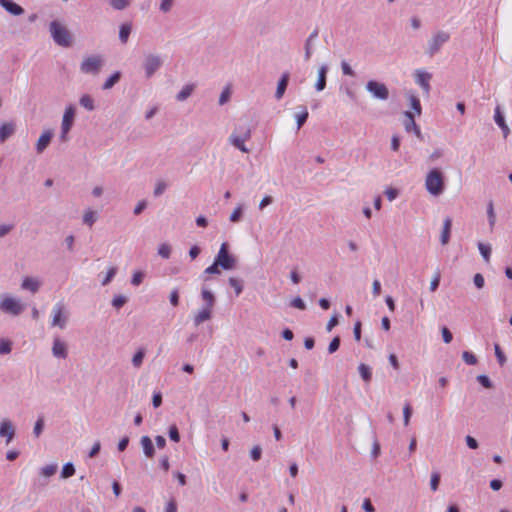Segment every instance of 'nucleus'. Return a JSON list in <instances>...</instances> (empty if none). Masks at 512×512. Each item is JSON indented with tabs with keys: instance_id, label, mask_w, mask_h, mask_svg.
<instances>
[{
	"instance_id": "obj_1",
	"label": "nucleus",
	"mask_w": 512,
	"mask_h": 512,
	"mask_svg": "<svg viewBox=\"0 0 512 512\" xmlns=\"http://www.w3.org/2000/svg\"><path fill=\"white\" fill-rule=\"evenodd\" d=\"M425 187L433 196H439L444 192L445 176L439 168H432L427 173Z\"/></svg>"
},
{
	"instance_id": "obj_2",
	"label": "nucleus",
	"mask_w": 512,
	"mask_h": 512,
	"mask_svg": "<svg viewBox=\"0 0 512 512\" xmlns=\"http://www.w3.org/2000/svg\"><path fill=\"white\" fill-rule=\"evenodd\" d=\"M49 31L54 42L62 47L72 45L73 39L70 31L57 20H53L49 24Z\"/></svg>"
},
{
	"instance_id": "obj_3",
	"label": "nucleus",
	"mask_w": 512,
	"mask_h": 512,
	"mask_svg": "<svg viewBox=\"0 0 512 512\" xmlns=\"http://www.w3.org/2000/svg\"><path fill=\"white\" fill-rule=\"evenodd\" d=\"M229 245L227 242L221 244L220 249L215 256L214 260L220 265L223 270H232L236 266V258L229 253Z\"/></svg>"
},
{
	"instance_id": "obj_4",
	"label": "nucleus",
	"mask_w": 512,
	"mask_h": 512,
	"mask_svg": "<svg viewBox=\"0 0 512 512\" xmlns=\"http://www.w3.org/2000/svg\"><path fill=\"white\" fill-rule=\"evenodd\" d=\"M75 118V107L73 105H69L66 107L62 123H61V133L59 135V140L61 142H67L68 141V133L72 128V125L74 123Z\"/></svg>"
},
{
	"instance_id": "obj_5",
	"label": "nucleus",
	"mask_w": 512,
	"mask_h": 512,
	"mask_svg": "<svg viewBox=\"0 0 512 512\" xmlns=\"http://www.w3.org/2000/svg\"><path fill=\"white\" fill-rule=\"evenodd\" d=\"M450 34L446 31H438L429 41L426 54L430 57L434 56L441 49L442 45L448 42Z\"/></svg>"
},
{
	"instance_id": "obj_6",
	"label": "nucleus",
	"mask_w": 512,
	"mask_h": 512,
	"mask_svg": "<svg viewBox=\"0 0 512 512\" xmlns=\"http://www.w3.org/2000/svg\"><path fill=\"white\" fill-rule=\"evenodd\" d=\"M0 309L7 314H11L13 316L20 315L24 309L25 305L20 302V300L13 297H6L0 302Z\"/></svg>"
},
{
	"instance_id": "obj_7",
	"label": "nucleus",
	"mask_w": 512,
	"mask_h": 512,
	"mask_svg": "<svg viewBox=\"0 0 512 512\" xmlns=\"http://www.w3.org/2000/svg\"><path fill=\"white\" fill-rule=\"evenodd\" d=\"M366 90L376 99L385 101L389 98L388 87L376 80H369L366 84Z\"/></svg>"
},
{
	"instance_id": "obj_8",
	"label": "nucleus",
	"mask_w": 512,
	"mask_h": 512,
	"mask_svg": "<svg viewBox=\"0 0 512 512\" xmlns=\"http://www.w3.org/2000/svg\"><path fill=\"white\" fill-rule=\"evenodd\" d=\"M162 64L163 61L160 56L156 54L145 55L142 66L145 70L146 77H152Z\"/></svg>"
},
{
	"instance_id": "obj_9",
	"label": "nucleus",
	"mask_w": 512,
	"mask_h": 512,
	"mask_svg": "<svg viewBox=\"0 0 512 512\" xmlns=\"http://www.w3.org/2000/svg\"><path fill=\"white\" fill-rule=\"evenodd\" d=\"M102 63L101 56H89L82 61L80 69L83 73L96 75L99 73Z\"/></svg>"
},
{
	"instance_id": "obj_10",
	"label": "nucleus",
	"mask_w": 512,
	"mask_h": 512,
	"mask_svg": "<svg viewBox=\"0 0 512 512\" xmlns=\"http://www.w3.org/2000/svg\"><path fill=\"white\" fill-rule=\"evenodd\" d=\"M403 114L405 117L403 120V125H404L406 132H408V133L414 132L416 137L418 139L422 140L423 135H422L420 127L415 122L413 113L411 111H405Z\"/></svg>"
},
{
	"instance_id": "obj_11",
	"label": "nucleus",
	"mask_w": 512,
	"mask_h": 512,
	"mask_svg": "<svg viewBox=\"0 0 512 512\" xmlns=\"http://www.w3.org/2000/svg\"><path fill=\"white\" fill-rule=\"evenodd\" d=\"M65 306L62 302H58L53 308L52 326H57L64 329L67 323V315L63 316Z\"/></svg>"
},
{
	"instance_id": "obj_12",
	"label": "nucleus",
	"mask_w": 512,
	"mask_h": 512,
	"mask_svg": "<svg viewBox=\"0 0 512 512\" xmlns=\"http://www.w3.org/2000/svg\"><path fill=\"white\" fill-rule=\"evenodd\" d=\"M432 78V74L423 70H416L415 82L422 88L425 95H429L431 86L429 81Z\"/></svg>"
},
{
	"instance_id": "obj_13",
	"label": "nucleus",
	"mask_w": 512,
	"mask_h": 512,
	"mask_svg": "<svg viewBox=\"0 0 512 512\" xmlns=\"http://www.w3.org/2000/svg\"><path fill=\"white\" fill-rule=\"evenodd\" d=\"M0 436L6 438V444H9L15 436V428L12 422L4 419L0 423Z\"/></svg>"
},
{
	"instance_id": "obj_14",
	"label": "nucleus",
	"mask_w": 512,
	"mask_h": 512,
	"mask_svg": "<svg viewBox=\"0 0 512 512\" xmlns=\"http://www.w3.org/2000/svg\"><path fill=\"white\" fill-rule=\"evenodd\" d=\"M0 6L13 16H20L25 12L24 8L13 0H0Z\"/></svg>"
},
{
	"instance_id": "obj_15",
	"label": "nucleus",
	"mask_w": 512,
	"mask_h": 512,
	"mask_svg": "<svg viewBox=\"0 0 512 512\" xmlns=\"http://www.w3.org/2000/svg\"><path fill=\"white\" fill-rule=\"evenodd\" d=\"M52 354L56 358L66 359L68 356L67 345L59 338H55L52 346Z\"/></svg>"
},
{
	"instance_id": "obj_16",
	"label": "nucleus",
	"mask_w": 512,
	"mask_h": 512,
	"mask_svg": "<svg viewBox=\"0 0 512 512\" xmlns=\"http://www.w3.org/2000/svg\"><path fill=\"white\" fill-rule=\"evenodd\" d=\"M328 71H329V68L326 64L319 67L318 76H317V80L315 83L316 91L321 92L326 88Z\"/></svg>"
},
{
	"instance_id": "obj_17",
	"label": "nucleus",
	"mask_w": 512,
	"mask_h": 512,
	"mask_svg": "<svg viewBox=\"0 0 512 512\" xmlns=\"http://www.w3.org/2000/svg\"><path fill=\"white\" fill-rule=\"evenodd\" d=\"M53 137V131H44L37 140L36 150L38 153H42L50 144Z\"/></svg>"
},
{
	"instance_id": "obj_18",
	"label": "nucleus",
	"mask_w": 512,
	"mask_h": 512,
	"mask_svg": "<svg viewBox=\"0 0 512 512\" xmlns=\"http://www.w3.org/2000/svg\"><path fill=\"white\" fill-rule=\"evenodd\" d=\"M289 79H290V73L289 72H284L279 81H278V84H277V88H276V92H275V98L277 100H280L286 89H287V86H288V83H289Z\"/></svg>"
},
{
	"instance_id": "obj_19",
	"label": "nucleus",
	"mask_w": 512,
	"mask_h": 512,
	"mask_svg": "<svg viewBox=\"0 0 512 512\" xmlns=\"http://www.w3.org/2000/svg\"><path fill=\"white\" fill-rule=\"evenodd\" d=\"M494 120H495V123L501 128L504 138H507V136L510 133V129H509L508 125L506 124L505 117L502 114L499 106H497L495 109Z\"/></svg>"
},
{
	"instance_id": "obj_20",
	"label": "nucleus",
	"mask_w": 512,
	"mask_h": 512,
	"mask_svg": "<svg viewBox=\"0 0 512 512\" xmlns=\"http://www.w3.org/2000/svg\"><path fill=\"white\" fill-rule=\"evenodd\" d=\"M16 130V125L14 122L3 123L0 126V143H4L8 138H10Z\"/></svg>"
},
{
	"instance_id": "obj_21",
	"label": "nucleus",
	"mask_w": 512,
	"mask_h": 512,
	"mask_svg": "<svg viewBox=\"0 0 512 512\" xmlns=\"http://www.w3.org/2000/svg\"><path fill=\"white\" fill-rule=\"evenodd\" d=\"M318 29L313 30L305 41L304 45V59L309 61L312 56V44L318 37Z\"/></svg>"
},
{
	"instance_id": "obj_22",
	"label": "nucleus",
	"mask_w": 512,
	"mask_h": 512,
	"mask_svg": "<svg viewBox=\"0 0 512 512\" xmlns=\"http://www.w3.org/2000/svg\"><path fill=\"white\" fill-rule=\"evenodd\" d=\"M140 443H141L143 452L146 455V457L151 458L155 455V448H154L152 440L149 436H147V435L142 436Z\"/></svg>"
},
{
	"instance_id": "obj_23",
	"label": "nucleus",
	"mask_w": 512,
	"mask_h": 512,
	"mask_svg": "<svg viewBox=\"0 0 512 512\" xmlns=\"http://www.w3.org/2000/svg\"><path fill=\"white\" fill-rule=\"evenodd\" d=\"M212 317V309L203 307L195 316H194V325L199 326L201 323L210 320Z\"/></svg>"
},
{
	"instance_id": "obj_24",
	"label": "nucleus",
	"mask_w": 512,
	"mask_h": 512,
	"mask_svg": "<svg viewBox=\"0 0 512 512\" xmlns=\"http://www.w3.org/2000/svg\"><path fill=\"white\" fill-rule=\"evenodd\" d=\"M451 227H452V219L450 217L445 218L443 223V229L441 232L440 241L442 245H446L450 240V234H451Z\"/></svg>"
},
{
	"instance_id": "obj_25",
	"label": "nucleus",
	"mask_w": 512,
	"mask_h": 512,
	"mask_svg": "<svg viewBox=\"0 0 512 512\" xmlns=\"http://www.w3.org/2000/svg\"><path fill=\"white\" fill-rule=\"evenodd\" d=\"M201 297L203 301L205 302L206 308L212 309L216 303V297L215 295L208 290L206 287H202L201 289Z\"/></svg>"
},
{
	"instance_id": "obj_26",
	"label": "nucleus",
	"mask_w": 512,
	"mask_h": 512,
	"mask_svg": "<svg viewBox=\"0 0 512 512\" xmlns=\"http://www.w3.org/2000/svg\"><path fill=\"white\" fill-rule=\"evenodd\" d=\"M229 140L231 144L235 146L237 149H239L241 152H249L248 148L245 146V141H247L246 139L237 136L236 133H232L229 137Z\"/></svg>"
},
{
	"instance_id": "obj_27",
	"label": "nucleus",
	"mask_w": 512,
	"mask_h": 512,
	"mask_svg": "<svg viewBox=\"0 0 512 512\" xmlns=\"http://www.w3.org/2000/svg\"><path fill=\"white\" fill-rule=\"evenodd\" d=\"M40 283L32 278V277H25L22 281L21 287L25 290H29L33 293H36L39 289Z\"/></svg>"
},
{
	"instance_id": "obj_28",
	"label": "nucleus",
	"mask_w": 512,
	"mask_h": 512,
	"mask_svg": "<svg viewBox=\"0 0 512 512\" xmlns=\"http://www.w3.org/2000/svg\"><path fill=\"white\" fill-rule=\"evenodd\" d=\"M233 133H236L237 136L248 140L251 137L250 125L247 122L244 124H239L236 126Z\"/></svg>"
},
{
	"instance_id": "obj_29",
	"label": "nucleus",
	"mask_w": 512,
	"mask_h": 512,
	"mask_svg": "<svg viewBox=\"0 0 512 512\" xmlns=\"http://www.w3.org/2000/svg\"><path fill=\"white\" fill-rule=\"evenodd\" d=\"M132 31V24L131 23H124L119 28V40L121 43L125 44L127 43L129 36Z\"/></svg>"
},
{
	"instance_id": "obj_30",
	"label": "nucleus",
	"mask_w": 512,
	"mask_h": 512,
	"mask_svg": "<svg viewBox=\"0 0 512 512\" xmlns=\"http://www.w3.org/2000/svg\"><path fill=\"white\" fill-rule=\"evenodd\" d=\"M195 89V85L194 84H187L185 85L182 90L176 95V99L177 101H185L187 98H189L191 96V94L193 93Z\"/></svg>"
},
{
	"instance_id": "obj_31",
	"label": "nucleus",
	"mask_w": 512,
	"mask_h": 512,
	"mask_svg": "<svg viewBox=\"0 0 512 512\" xmlns=\"http://www.w3.org/2000/svg\"><path fill=\"white\" fill-rule=\"evenodd\" d=\"M358 372H359L361 378L363 379V381H365L366 383H369L371 381L372 371H371V368L367 364L360 363L358 366Z\"/></svg>"
},
{
	"instance_id": "obj_32",
	"label": "nucleus",
	"mask_w": 512,
	"mask_h": 512,
	"mask_svg": "<svg viewBox=\"0 0 512 512\" xmlns=\"http://www.w3.org/2000/svg\"><path fill=\"white\" fill-rule=\"evenodd\" d=\"M121 79V72L115 71L102 85L103 90L111 89Z\"/></svg>"
},
{
	"instance_id": "obj_33",
	"label": "nucleus",
	"mask_w": 512,
	"mask_h": 512,
	"mask_svg": "<svg viewBox=\"0 0 512 512\" xmlns=\"http://www.w3.org/2000/svg\"><path fill=\"white\" fill-rule=\"evenodd\" d=\"M228 282H229V285L232 288H234L236 296H239L243 291L244 281L242 279L230 277Z\"/></svg>"
},
{
	"instance_id": "obj_34",
	"label": "nucleus",
	"mask_w": 512,
	"mask_h": 512,
	"mask_svg": "<svg viewBox=\"0 0 512 512\" xmlns=\"http://www.w3.org/2000/svg\"><path fill=\"white\" fill-rule=\"evenodd\" d=\"M79 104L88 111H93L95 109L94 100L88 94H84L80 97Z\"/></svg>"
},
{
	"instance_id": "obj_35",
	"label": "nucleus",
	"mask_w": 512,
	"mask_h": 512,
	"mask_svg": "<svg viewBox=\"0 0 512 512\" xmlns=\"http://www.w3.org/2000/svg\"><path fill=\"white\" fill-rule=\"evenodd\" d=\"M75 474V466L72 462H67L63 465L61 470V477L66 479Z\"/></svg>"
},
{
	"instance_id": "obj_36",
	"label": "nucleus",
	"mask_w": 512,
	"mask_h": 512,
	"mask_svg": "<svg viewBox=\"0 0 512 512\" xmlns=\"http://www.w3.org/2000/svg\"><path fill=\"white\" fill-rule=\"evenodd\" d=\"M478 249H479V252H480L481 256L483 257V259L486 262H489L490 256H491V246L489 244H484L482 242H479Z\"/></svg>"
},
{
	"instance_id": "obj_37",
	"label": "nucleus",
	"mask_w": 512,
	"mask_h": 512,
	"mask_svg": "<svg viewBox=\"0 0 512 512\" xmlns=\"http://www.w3.org/2000/svg\"><path fill=\"white\" fill-rule=\"evenodd\" d=\"M494 351L499 365L501 367L504 366L507 362V358L499 344H494Z\"/></svg>"
},
{
	"instance_id": "obj_38",
	"label": "nucleus",
	"mask_w": 512,
	"mask_h": 512,
	"mask_svg": "<svg viewBox=\"0 0 512 512\" xmlns=\"http://www.w3.org/2000/svg\"><path fill=\"white\" fill-rule=\"evenodd\" d=\"M309 116L308 110L306 107H303V110L301 113L296 115V123H297V129H300L305 122L307 121Z\"/></svg>"
},
{
	"instance_id": "obj_39",
	"label": "nucleus",
	"mask_w": 512,
	"mask_h": 512,
	"mask_svg": "<svg viewBox=\"0 0 512 512\" xmlns=\"http://www.w3.org/2000/svg\"><path fill=\"white\" fill-rule=\"evenodd\" d=\"M476 379L479 382V384L486 389H492L494 387L492 381L486 374H480L477 376Z\"/></svg>"
},
{
	"instance_id": "obj_40",
	"label": "nucleus",
	"mask_w": 512,
	"mask_h": 512,
	"mask_svg": "<svg viewBox=\"0 0 512 512\" xmlns=\"http://www.w3.org/2000/svg\"><path fill=\"white\" fill-rule=\"evenodd\" d=\"M168 436H169L170 440L173 442L177 443L180 441V433H179L178 427L175 424H172L169 426Z\"/></svg>"
},
{
	"instance_id": "obj_41",
	"label": "nucleus",
	"mask_w": 512,
	"mask_h": 512,
	"mask_svg": "<svg viewBox=\"0 0 512 512\" xmlns=\"http://www.w3.org/2000/svg\"><path fill=\"white\" fill-rule=\"evenodd\" d=\"M57 468H58L57 464L46 465L41 469V475L44 477H47V478L51 477L56 473Z\"/></svg>"
},
{
	"instance_id": "obj_42",
	"label": "nucleus",
	"mask_w": 512,
	"mask_h": 512,
	"mask_svg": "<svg viewBox=\"0 0 512 512\" xmlns=\"http://www.w3.org/2000/svg\"><path fill=\"white\" fill-rule=\"evenodd\" d=\"M97 220V213L94 211H87L83 216V222L88 225L92 226Z\"/></svg>"
},
{
	"instance_id": "obj_43",
	"label": "nucleus",
	"mask_w": 512,
	"mask_h": 512,
	"mask_svg": "<svg viewBox=\"0 0 512 512\" xmlns=\"http://www.w3.org/2000/svg\"><path fill=\"white\" fill-rule=\"evenodd\" d=\"M128 299L126 296L124 295H116L113 299H112V306L116 309H120L121 307H123L126 303H127Z\"/></svg>"
},
{
	"instance_id": "obj_44",
	"label": "nucleus",
	"mask_w": 512,
	"mask_h": 512,
	"mask_svg": "<svg viewBox=\"0 0 512 512\" xmlns=\"http://www.w3.org/2000/svg\"><path fill=\"white\" fill-rule=\"evenodd\" d=\"M409 100H410L411 108L413 109V111L416 114L420 115L421 111H422L420 100L413 94H411L409 96Z\"/></svg>"
},
{
	"instance_id": "obj_45",
	"label": "nucleus",
	"mask_w": 512,
	"mask_h": 512,
	"mask_svg": "<svg viewBox=\"0 0 512 512\" xmlns=\"http://www.w3.org/2000/svg\"><path fill=\"white\" fill-rule=\"evenodd\" d=\"M158 255L164 259H168L171 255V246L167 243H163L158 247Z\"/></svg>"
},
{
	"instance_id": "obj_46",
	"label": "nucleus",
	"mask_w": 512,
	"mask_h": 512,
	"mask_svg": "<svg viewBox=\"0 0 512 512\" xmlns=\"http://www.w3.org/2000/svg\"><path fill=\"white\" fill-rule=\"evenodd\" d=\"M462 359L468 365H476L478 363L477 357L469 351H464L462 353Z\"/></svg>"
},
{
	"instance_id": "obj_47",
	"label": "nucleus",
	"mask_w": 512,
	"mask_h": 512,
	"mask_svg": "<svg viewBox=\"0 0 512 512\" xmlns=\"http://www.w3.org/2000/svg\"><path fill=\"white\" fill-rule=\"evenodd\" d=\"M145 357L144 349H139L132 358V364L135 367H140Z\"/></svg>"
},
{
	"instance_id": "obj_48",
	"label": "nucleus",
	"mask_w": 512,
	"mask_h": 512,
	"mask_svg": "<svg viewBox=\"0 0 512 512\" xmlns=\"http://www.w3.org/2000/svg\"><path fill=\"white\" fill-rule=\"evenodd\" d=\"M12 350V342L8 339H0V354H8Z\"/></svg>"
},
{
	"instance_id": "obj_49",
	"label": "nucleus",
	"mask_w": 512,
	"mask_h": 512,
	"mask_svg": "<svg viewBox=\"0 0 512 512\" xmlns=\"http://www.w3.org/2000/svg\"><path fill=\"white\" fill-rule=\"evenodd\" d=\"M110 5L115 10H124L130 5V0H110Z\"/></svg>"
},
{
	"instance_id": "obj_50",
	"label": "nucleus",
	"mask_w": 512,
	"mask_h": 512,
	"mask_svg": "<svg viewBox=\"0 0 512 512\" xmlns=\"http://www.w3.org/2000/svg\"><path fill=\"white\" fill-rule=\"evenodd\" d=\"M116 273H117V267H115V266L110 267L107 271L106 276L101 281V284L103 286L108 285L112 281V279L115 277Z\"/></svg>"
},
{
	"instance_id": "obj_51",
	"label": "nucleus",
	"mask_w": 512,
	"mask_h": 512,
	"mask_svg": "<svg viewBox=\"0 0 512 512\" xmlns=\"http://www.w3.org/2000/svg\"><path fill=\"white\" fill-rule=\"evenodd\" d=\"M44 418L39 417L37 421L35 422L34 428H33V434L35 437H39L44 429Z\"/></svg>"
},
{
	"instance_id": "obj_52",
	"label": "nucleus",
	"mask_w": 512,
	"mask_h": 512,
	"mask_svg": "<svg viewBox=\"0 0 512 512\" xmlns=\"http://www.w3.org/2000/svg\"><path fill=\"white\" fill-rule=\"evenodd\" d=\"M340 343H341V338L340 336H335L331 342L329 343L328 345V353L329 354H333L335 353L339 347H340Z\"/></svg>"
},
{
	"instance_id": "obj_53",
	"label": "nucleus",
	"mask_w": 512,
	"mask_h": 512,
	"mask_svg": "<svg viewBox=\"0 0 512 512\" xmlns=\"http://www.w3.org/2000/svg\"><path fill=\"white\" fill-rule=\"evenodd\" d=\"M413 410L409 403H406L403 408V422L404 425L407 426L410 422V418L412 416Z\"/></svg>"
},
{
	"instance_id": "obj_54",
	"label": "nucleus",
	"mask_w": 512,
	"mask_h": 512,
	"mask_svg": "<svg viewBox=\"0 0 512 512\" xmlns=\"http://www.w3.org/2000/svg\"><path fill=\"white\" fill-rule=\"evenodd\" d=\"M145 274L142 271H136L133 273L131 278V284L134 286H139L144 280Z\"/></svg>"
},
{
	"instance_id": "obj_55",
	"label": "nucleus",
	"mask_w": 512,
	"mask_h": 512,
	"mask_svg": "<svg viewBox=\"0 0 512 512\" xmlns=\"http://www.w3.org/2000/svg\"><path fill=\"white\" fill-rule=\"evenodd\" d=\"M440 479H441L440 473H438V472L432 473L431 479H430L431 490L436 491L438 489L439 484H440Z\"/></svg>"
},
{
	"instance_id": "obj_56",
	"label": "nucleus",
	"mask_w": 512,
	"mask_h": 512,
	"mask_svg": "<svg viewBox=\"0 0 512 512\" xmlns=\"http://www.w3.org/2000/svg\"><path fill=\"white\" fill-rule=\"evenodd\" d=\"M261 456H262V448L259 446V445H255L251 450H250V457L253 461H259L261 459Z\"/></svg>"
},
{
	"instance_id": "obj_57",
	"label": "nucleus",
	"mask_w": 512,
	"mask_h": 512,
	"mask_svg": "<svg viewBox=\"0 0 512 512\" xmlns=\"http://www.w3.org/2000/svg\"><path fill=\"white\" fill-rule=\"evenodd\" d=\"M243 216V208L242 206L236 207L230 215L231 222H238Z\"/></svg>"
},
{
	"instance_id": "obj_58",
	"label": "nucleus",
	"mask_w": 512,
	"mask_h": 512,
	"mask_svg": "<svg viewBox=\"0 0 512 512\" xmlns=\"http://www.w3.org/2000/svg\"><path fill=\"white\" fill-rule=\"evenodd\" d=\"M220 268V265L217 264V262L214 260L213 263L205 269L204 273L210 275H217L221 273Z\"/></svg>"
},
{
	"instance_id": "obj_59",
	"label": "nucleus",
	"mask_w": 512,
	"mask_h": 512,
	"mask_svg": "<svg viewBox=\"0 0 512 512\" xmlns=\"http://www.w3.org/2000/svg\"><path fill=\"white\" fill-rule=\"evenodd\" d=\"M487 216H488L489 225L491 227L494 226L495 220H496V216H495V213H494V208H493V202L492 201H490L489 204H488Z\"/></svg>"
},
{
	"instance_id": "obj_60",
	"label": "nucleus",
	"mask_w": 512,
	"mask_h": 512,
	"mask_svg": "<svg viewBox=\"0 0 512 512\" xmlns=\"http://www.w3.org/2000/svg\"><path fill=\"white\" fill-rule=\"evenodd\" d=\"M290 305L292 307H294V308L299 309V310H305L306 309V304H305V302L303 301V299L300 296H297L294 299H292Z\"/></svg>"
},
{
	"instance_id": "obj_61",
	"label": "nucleus",
	"mask_w": 512,
	"mask_h": 512,
	"mask_svg": "<svg viewBox=\"0 0 512 512\" xmlns=\"http://www.w3.org/2000/svg\"><path fill=\"white\" fill-rule=\"evenodd\" d=\"M441 334H442L444 343L449 344L453 340V334L447 327H445V326L442 327Z\"/></svg>"
},
{
	"instance_id": "obj_62",
	"label": "nucleus",
	"mask_w": 512,
	"mask_h": 512,
	"mask_svg": "<svg viewBox=\"0 0 512 512\" xmlns=\"http://www.w3.org/2000/svg\"><path fill=\"white\" fill-rule=\"evenodd\" d=\"M473 283L478 289H482L485 285L483 275L481 273H476L473 277Z\"/></svg>"
},
{
	"instance_id": "obj_63",
	"label": "nucleus",
	"mask_w": 512,
	"mask_h": 512,
	"mask_svg": "<svg viewBox=\"0 0 512 512\" xmlns=\"http://www.w3.org/2000/svg\"><path fill=\"white\" fill-rule=\"evenodd\" d=\"M169 301L174 307L179 305V291L177 288L173 289L169 295Z\"/></svg>"
},
{
	"instance_id": "obj_64",
	"label": "nucleus",
	"mask_w": 512,
	"mask_h": 512,
	"mask_svg": "<svg viewBox=\"0 0 512 512\" xmlns=\"http://www.w3.org/2000/svg\"><path fill=\"white\" fill-rule=\"evenodd\" d=\"M166 187H167V185L165 182H163V181L158 182L153 191L154 196L158 197V196L162 195L164 193Z\"/></svg>"
}]
</instances>
